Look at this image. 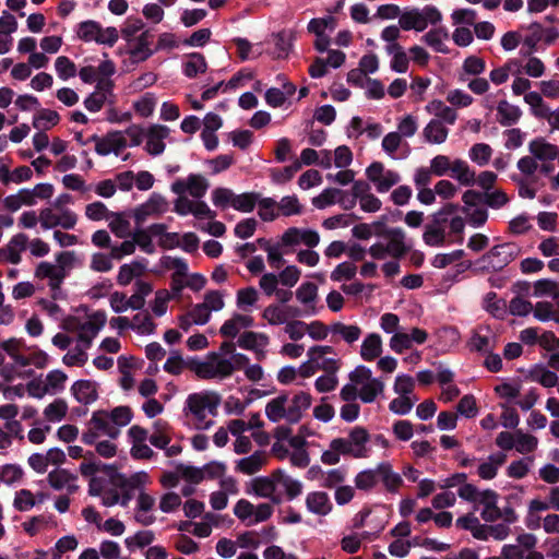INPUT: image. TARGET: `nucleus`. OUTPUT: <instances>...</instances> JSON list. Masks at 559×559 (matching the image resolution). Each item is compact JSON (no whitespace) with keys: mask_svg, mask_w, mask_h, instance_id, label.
Masks as SVG:
<instances>
[{"mask_svg":"<svg viewBox=\"0 0 559 559\" xmlns=\"http://www.w3.org/2000/svg\"><path fill=\"white\" fill-rule=\"evenodd\" d=\"M167 201L164 197L153 193L150 199L135 211L138 221L145 219L146 216L157 215L166 212Z\"/></svg>","mask_w":559,"mask_h":559,"instance_id":"nucleus-44","label":"nucleus"},{"mask_svg":"<svg viewBox=\"0 0 559 559\" xmlns=\"http://www.w3.org/2000/svg\"><path fill=\"white\" fill-rule=\"evenodd\" d=\"M356 197H359V206L362 212L376 213L381 210L382 202L371 192L369 182L364 180L355 181Z\"/></svg>","mask_w":559,"mask_h":559,"instance_id":"nucleus-35","label":"nucleus"},{"mask_svg":"<svg viewBox=\"0 0 559 559\" xmlns=\"http://www.w3.org/2000/svg\"><path fill=\"white\" fill-rule=\"evenodd\" d=\"M506 461L507 455L502 452L490 454L478 464L477 475L484 480H491L497 476L499 468Z\"/></svg>","mask_w":559,"mask_h":559,"instance_id":"nucleus-41","label":"nucleus"},{"mask_svg":"<svg viewBox=\"0 0 559 559\" xmlns=\"http://www.w3.org/2000/svg\"><path fill=\"white\" fill-rule=\"evenodd\" d=\"M266 463V454L263 451H255L249 456L236 462V469L245 475H252L259 472Z\"/></svg>","mask_w":559,"mask_h":559,"instance_id":"nucleus-48","label":"nucleus"},{"mask_svg":"<svg viewBox=\"0 0 559 559\" xmlns=\"http://www.w3.org/2000/svg\"><path fill=\"white\" fill-rule=\"evenodd\" d=\"M379 481H382L389 492H397L403 485L402 476L393 471L390 462L383 461L378 464Z\"/></svg>","mask_w":559,"mask_h":559,"instance_id":"nucleus-42","label":"nucleus"},{"mask_svg":"<svg viewBox=\"0 0 559 559\" xmlns=\"http://www.w3.org/2000/svg\"><path fill=\"white\" fill-rule=\"evenodd\" d=\"M382 338L378 333H369L360 345V357L365 361H373L382 354Z\"/></svg>","mask_w":559,"mask_h":559,"instance_id":"nucleus-46","label":"nucleus"},{"mask_svg":"<svg viewBox=\"0 0 559 559\" xmlns=\"http://www.w3.org/2000/svg\"><path fill=\"white\" fill-rule=\"evenodd\" d=\"M144 264L138 261L122 264L118 271L117 283L121 286H127L133 280H138L144 273Z\"/></svg>","mask_w":559,"mask_h":559,"instance_id":"nucleus-54","label":"nucleus"},{"mask_svg":"<svg viewBox=\"0 0 559 559\" xmlns=\"http://www.w3.org/2000/svg\"><path fill=\"white\" fill-rule=\"evenodd\" d=\"M526 32L523 37V56H530L538 50V45L550 46L559 38V31L554 26H544L542 23L533 22L521 26Z\"/></svg>","mask_w":559,"mask_h":559,"instance_id":"nucleus-9","label":"nucleus"},{"mask_svg":"<svg viewBox=\"0 0 559 559\" xmlns=\"http://www.w3.org/2000/svg\"><path fill=\"white\" fill-rule=\"evenodd\" d=\"M75 33L79 39L85 43H96L108 47L115 46L119 39V31L114 26L103 27L94 20H86L76 25Z\"/></svg>","mask_w":559,"mask_h":559,"instance_id":"nucleus-10","label":"nucleus"},{"mask_svg":"<svg viewBox=\"0 0 559 559\" xmlns=\"http://www.w3.org/2000/svg\"><path fill=\"white\" fill-rule=\"evenodd\" d=\"M254 319L250 313L234 312L219 329V333L228 338H235L241 330L252 328Z\"/></svg>","mask_w":559,"mask_h":559,"instance_id":"nucleus-33","label":"nucleus"},{"mask_svg":"<svg viewBox=\"0 0 559 559\" xmlns=\"http://www.w3.org/2000/svg\"><path fill=\"white\" fill-rule=\"evenodd\" d=\"M157 105V97L154 93L147 92L133 102V109L142 118H148L153 115Z\"/></svg>","mask_w":559,"mask_h":559,"instance_id":"nucleus-64","label":"nucleus"},{"mask_svg":"<svg viewBox=\"0 0 559 559\" xmlns=\"http://www.w3.org/2000/svg\"><path fill=\"white\" fill-rule=\"evenodd\" d=\"M370 435L364 427H354L345 437L331 440L329 448L321 454V462L325 465H336L341 456L366 459L370 455L367 447Z\"/></svg>","mask_w":559,"mask_h":559,"instance_id":"nucleus-3","label":"nucleus"},{"mask_svg":"<svg viewBox=\"0 0 559 559\" xmlns=\"http://www.w3.org/2000/svg\"><path fill=\"white\" fill-rule=\"evenodd\" d=\"M153 35L148 29L143 31L136 38L127 43V49L130 58L134 62L147 60L154 50L151 48Z\"/></svg>","mask_w":559,"mask_h":559,"instance_id":"nucleus-31","label":"nucleus"},{"mask_svg":"<svg viewBox=\"0 0 559 559\" xmlns=\"http://www.w3.org/2000/svg\"><path fill=\"white\" fill-rule=\"evenodd\" d=\"M71 393L76 402L90 405L98 399L97 384L91 380H78L71 386Z\"/></svg>","mask_w":559,"mask_h":559,"instance_id":"nucleus-40","label":"nucleus"},{"mask_svg":"<svg viewBox=\"0 0 559 559\" xmlns=\"http://www.w3.org/2000/svg\"><path fill=\"white\" fill-rule=\"evenodd\" d=\"M270 344V337L262 332H243L238 338V345L255 353L258 359L265 356V349Z\"/></svg>","mask_w":559,"mask_h":559,"instance_id":"nucleus-32","label":"nucleus"},{"mask_svg":"<svg viewBox=\"0 0 559 559\" xmlns=\"http://www.w3.org/2000/svg\"><path fill=\"white\" fill-rule=\"evenodd\" d=\"M425 110L429 114L435 116L433 119H439L442 122H447L450 126H453L457 119V112L453 107H450L445 105L440 99H432L430 100L426 107Z\"/></svg>","mask_w":559,"mask_h":559,"instance_id":"nucleus-45","label":"nucleus"},{"mask_svg":"<svg viewBox=\"0 0 559 559\" xmlns=\"http://www.w3.org/2000/svg\"><path fill=\"white\" fill-rule=\"evenodd\" d=\"M521 248L515 242H504L492 247L480 259L484 269L499 271L515 260Z\"/></svg>","mask_w":559,"mask_h":559,"instance_id":"nucleus-14","label":"nucleus"},{"mask_svg":"<svg viewBox=\"0 0 559 559\" xmlns=\"http://www.w3.org/2000/svg\"><path fill=\"white\" fill-rule=\"evenodd\" d=\"M259 300V293L254 287H245L236 293V306L243 313H250Z\"/></svg>","mask_w":559,"mask_h":559,"instance_id":"nucleus-53","label":"nucleus"},{"mask_svg":"<svg viewBox=\"0 0 559 559\" xmlns=\"http://www.w3.org/2000/svg\"><path fill=\"white\" fill-rule=\"evenodd\" d=\"M379 483L378 464L373 468L358 472L354 478L355 488L361 491H371Z\"/></svg>","mask_w":559,"mask_h":559,"instance_id":"nucleus-55","label":"nucleus"},{"mask_svg":"<svg viewBox=\"0 0 559 559\" xmlns=\"http://www.w3.org/2000/svg\"><path fill=\"white\" fill-rule=\"evenodd\" d=\"M170 129L164 124H151L146 128L145 151L153 156H158L165 151V140L169 136Z\"/></svg>","mask_w":559,"mask_h":559,"instance_id":"nucleus-27","label":"nucleus"},{"mask_svg":"<svg viewBox=\"0 0 559 559\" xmlns=\"http://www.w3.org/2000/svg\"><path fill=\"white\" fill-rule=\"evenodd\" d=\"M447 122L439 119H431L423 129V136L429 144H442L447 141L449 129Z\"/></svg>","mask_w":559,"mask_h":559,"instance_id":"nucleus-43","label":"nucleus"},{"mask_svg":"<svg viewBox=\"0 0 559 559\" xmlns=\"http://www.w3.org/2000/svg\"><path fill=\"white\" fill-rule=\"evenodd\" d=\"M114 87L112 80L99 79L95 90L84 99L83 104L90 112H98L106 104L114 103Z\"/></svg>","mask_w":559,"mask_h":559,"instance_id":"nucleus-22","label":"nucleus"},{"mask_svg":"<svg viewBox=\"0 0 559 559\" xmlns=\"http://www.w3.org/2000/svg\"><path fill=\"white\" fill-rule=\"evenodd\" d=\"M183 74L188 78H194L206 71L207 64L203 55L199 52L190 53L183 62Z\"/></svg>","mask_w":559,"mask_h":559,"instance_id":"nucleus-62","label":"nucleus"},{"mask_svg":"<svg viewBox=\"0 0 559 559\" xmlns=\"http://www.w3.org/2000/svg\"><path fill=\"white\" fill-rule=\"evenodd\" d=\"M524 102L530 106L531 114L537 119H546L550 107L544 102L538 92H528L524 95Z\"/></svg>","mask_w":559,"mask_h":559,"instance_id":"nucleus-59","label":"nucleus"},{"mask_svg":"<svg viewBox=\"0 0 559 559\" xmlns=\"http://www.w3.org/2000/svg\"><path fill=\"white\" fill-rule=\"evenodd\" d=\"M55 193V187L49 182H40L33 188H23L3 199V207L9 212H16L23 206L33 207L39 201H48Z\"/></svg>","mask_w":559,"mask_h":559,"instance_id":"nucleus-7","label":"nucleus"},{"mask_svg":"<svg viewBox=\"0 0 559 559\" xmlns=\"http://www.w3.org/2000/svg\"><path fill=\"white\" fill-rule=\"evenodd\" d=\"M308 358L314 362L318 370L324 372H337L341 368V359L334 347L329 345H316L308 349Z\"/></svg>","mask_w":559,"mask_h":559,"instance_id":"nucleus-23","label":"nucleus"},{"mask_svg":"<svg viewBox=\"0 0 559 559\" xmlns=\"http://www.w3.org/2000/svg\"><path fill=\"white\" fill-rule=\"evenodd\" d=\"M234 514L246 526H253L267 521L273 514V507L265 502L254 506L249 500L240 499L234 507Z\"/></svg>","mask_w":559,"mask_h":559,"instance_id":"nucleus-15","label":"nucleus"},{"mask_svg":"<svg viewBox=\"0 0 559 559\" xmlns=\"http://www.w3.org/2000/svg\"><path fill=\"white\" fill-rule=\"evenodd\" d=\"M311 404L312 396L308 392L300 391L293 396L280 394L267 402L265 415L272 423L286 420L289 424H297Z\"/></svg>","mask_w":559,"mask_h":559,"instance_id":"nucleus-5","label":"nucleus"},{"mask_svg":"<svg viewBox=\"0 0 559 559\" xmlns=\"http://www.w3.org/2000/svg\"><path fill=\"white\" fill-rule=\"evenodd\" d=\"M384 153L393 159L405 158L409 153V145L403 141L400 133L389 132L382 139L381 143Z\"/></svg>","mask_w":559,"mask_h":559,"instance_id":"nucleus-37","label":"nucleus"},{"mask_svg":"<svg viewBox=\"0 0 559 559\" xmlns=\"http://www.w3.org/2000/svg\"><path fill=\"white\" fill-rule=\"evenodd\" d=\"M302 316V311L294 306H284L282 304L273 302L267 305L261 317L267 324L277 326L287 323L288 319H295Z\"/></svg>","mask_w":559,"mask_h":559,"instance_id":"nucleus-26","label":"nucleus"},{"mask_svg":"<svg viewBox=\"0 0 559 559\" xmlns=\"http://www.w3.org/2000/svg\"><path fill=\"white\" fill-rule=\"evenodd\" d=\"M348 377L357 385L359 399L364 403L374 402L384 391V383L373 378L370 368L366 366H357Z\"/></svg>","mask_w":559,"mask_h":559,"instance_id":"nucleus-11","label":"nucleus"},{"mask_svg":"<svg viewBox=\"0 0 559 559\" xmlns=\"http://www.w3.org/2000/svg\"><path fill=\"white\" fill-rule=\"evenodd\" d=\"M69 411L68 403L63 399H55L43 411V415L47 423L62 421Z\"/></svg>","mask_w":559,"mask_h":559,"instance_id":"nucleus-57","label":"nucleus"},{"mask_svg":"<svg viewBox=\"0 0 559 559\" xmlns=\"http://www.w3.org/2000/svg\"><path fill=\"white\" fill-rule=\"evenodd\" d=\"M521 109L503 99L497 105V120L501 126L510 127L515 124L521 118Z\"/></svg>","mask_w":559,"mask_h":559,"instance_id":"nucleus-49","label":"nucleus"},{"mask_svg":"<svg viewBox=\"0 0 559 559\" xmlns=\"http://www.w3.org/2000/svg\"><path fill=\"white\" fill-rule=\"evenodd\" d=\"M152 445L165 448L171 440V428L166 420L157 419L153 424V431L148 438Z\"/></svg>","mask_w":559,"mask_h":559,"instance_id":"nucleus-52","label":"nucleus"},{"mask_svg":"<svg viewBox=\"0 0 559 559\" xmlns=\"http://www.w3.org/2000/svg\"><path fill=\"white\" fill-rule=\"evenodd\" d=\"M533 316L540 322L555 321L559 323V304L538 301L533 306Z\"/></svg>","mask_w":559,"mask_h":559,"instance_id":"nucleus-56","label":"nucleus"},{"mask_svg":"<svg viewBox=\"0 0 559 559\" xmlns=\"http://www.w3.org/2000/svg\"><path fill=\"white\" fill-rule=\"evenodd\" d=\"M28 236L19 233L11 237L9 242L0 248V263L19 264L22 261V252L25 251Z\"/></svg>","mask_w":559,"mask_h":559,"instance_id":"nucleus-28","label":"nucleus"},{"mask_svg":"<svg viewBox=\"0 0 559 559\" xmlns=\"http://www.w3.org/2000/svg\"><path fill=\"white\" fill-rule=\"evenodd\" d=\"M34 275L38 280L47 281L52 299L57 300L66 297L62 284L68 276L55 263L48 261L38 263Z\"/></svg>","mask_w":559,"mask_h":559,"instance_id":"nucleus-19","label":"nucleus"},{"mask_svg":"<svg viewBox=\"0 0 559 559\" xmlns=\"http://www.w3.org/2000/svg\"><path fill=\"white\" fill-rule=\"evenodd\" d=\"M456 211V206L448 204L433 215V222L425 227L423 235L424 242L430 247L442 246L445 240L444 224L448 223V216Z\"/></svg>","mask_w":559,"mask_h":559,"instance_id":"nucleus-18","label":"nucleus"},{"mask_svg":"<svg viewBox=\"0 0 559 559\" xmlns=\"http://www.w3.org/2000/svg\"><path fill=\"white\" fill-rule=\"evenodd\" d=\"M427 340L428 333L420 328H412L409 331L402 329L400 333L391 336L389 346L394 353L402 354L411 349L414 344L421 345Z\"/></svg>","mask_w":559,"mask_h":559,"instance_id":"nucleus-25","label":"nucleus"},{"mask_svg":"<svg viewBox=\"0 0 559 559\" xmlns=\"http://www.w3.org/2000/svg\"><path fill=\"white\" fill-rule=\"evenodd\" d=\"M243 366L219 354L210 353L203 360L195 361L192 369L199 378L223 380Z\"/></svg>","mask_w":559,"mask_h":559,"instance_id":"nucleus-8","label":"nucleus"},{"mask_svg":"<svg viewBox=\"0 0 559 559\" xmlns=\"http://www.w3.org/2000/svg\"><path fill=\"white\" fill-rule=\"evenodd\" d=\"M88 426L102 436L109 437L110 439H116L120 435V429L114 425L108 412L106 411L94 412L88 421Z\"/></svg>","mask_w":559,"mask_h":559,"instance_id":"nucleus-39","label":"nucleus"},{"mask_svg":"<svg viewBox=\"0 0 559 559\" xmlns=\"http://www.w3.org/2000/svg\"><path fill=\"white\" fill-rule=\"evenodd\" d=\"M336 28V19L332 15L311 19L307 25V31L314 36L328 35L326 32H333Z\"/></svg>","mask_w":559,"mask_h":559,"instance_id":"nucleus-60","label":"nucleus"},{"mask_svg":"<svg viewBox=\"0 0 559 559\" xmlns=\"http://www.w3.org/2000/svg\"><path fill=\"white\" fill-rule=\"evenodd\" d=\"M389 227H385L384 222L377 221L372 224L367 223H360L355 225L352 228L353 237L359 239V240H369L372 236L382 237V241L385 240V229Z\"/></svg>","mask_w":559,"mask_h":559,"instance_id":"nucleus-47","label":"nucleus"},{"mask_svg":"<svg viewBox=\"0 0 559 559\" xmlns=\"http://www.w3.org/2000/svg\"><path fill=\"white\" fill-rule=\"evenodd\" d=\"M247 493L254 495L259 498L269 499L274 504L283 502V496L276 489L275 471L269 476H259L252 478L247 487Z\"/></svg>","mask_w":559,"mask_h":559,"instance_id":"nucleus-20","label":"nucleus"},{"mask_svg":"<svg viewBox=\"0 0 559 559\" xmlns=\"http://www.w3.org/2000/svg\"><path fill=\"white\" fill-rule=\"evenodd\" d=\"M305 503L307 511L317 516H326L333 510L332 501L325 491L308 492Z\"/></svg>","mask_w":559,"mask_h":559,"instance_id":"nucleus-34","label":"nucleus"},{"mask_svg":"<svg viewBox=\"0 0 559 559\" xmlns=\"http://www.w3.org/2000/svg\"><path fill=\"white\" fill-rule=\"evenodd\" d=\"M49 486L58 491L73 495L79 490L78 476L66 468H56L47 476Z\"/></svg>","mask_w":559,"mask_h":559,"instance_id":"nucleus-30","label":"nucleus"},{"mask_svg":"<svg viewBox=\"0 0 559 559\" xmlns=\"http://www.w3.org/2000/svg\"><path fill=\"white\" fill-rule=\"evenodd\" d=\"M210 187L207 179L200 174H190L187 178H179L171 183V191L177 195L189 194L202 199Z\"/></svg>","mask_w":559,"mask_h":559,"instance_id":"nucleus-21","label":"nucleus"},{"mask_svg":"<svg viewBox=\"0 0 559 559\" xmlns=\"http://www.w3.org/2000/svg\"><path fill=\"white\" fill-rule=\"evenodd\" d=\"M366 177L378 193H386L401 181L399 171L385 168L381 162H373L366 168Z\"/></svg>","mask_w":559,"mask_h":559,"instance_id":"nucleus-17","label":"nucleus"},{"mask_svg":"<svg viewBox=\"0 0 559 559\" xmlns=\"http://www.w3.org/2000/svg\"><path fill=\"white\" fill-rule=\"evenodd\" d=\"M530 377L534 382L539 383L544 388H554L559 383L556 372L549 370L543 365H535L530 370Z\"/></svg>","mask_w":559,"mask_h":559,"instance_id":"nucleus-58","label":"nucleus"},{"mask_svg":"<svg viewBox=\"0 0 559 559\" xmlns=\"http://www.w3.org/2000/svg\"><path fill=\"white\" fill-rule=\"evenodd\" d=\"M128 147V140L122 131L107 133L104 138L97 140L95 152L100 156L109 154L120 155Z\"/></svg>","mask_w":559,"mask_h":559,"instance_id":"nucleus-29","label":"nucleus"},{"mask_svg":"<svg viewBox=\"0 0 559 559\" xmlns=\"http://www.w3.org/2000/svg\"><path fill=\"white\" fill-rule=\"evenodd\" d=\"M385 240L377 241L368 248V254L377 261H384L381 271L385 278L391 280L401 273L400 260L412 248L405 231L400 227L385 229Z\"/></svg>","mask_w":559,"mask_h":559,"instance_id":"nucleus-1","label":"nucleus"},{"mask_svg":"<svg viewBox=\"0 0 559 559\" xmlns=\"http://www.w3.org/2000/svg\"><path fill=\"white\" fill-rule=\"evenodd\" d=\"M219 404L221 396L214 391L191 393L185 401L183 414L195 429L207 430L214 425Z\"/></svg>","mask_w":559,"mask_h":559,"instance_id":"nucleus-4","label":"nucleus"},{"mask_svg":"<svg viewBox=\"0 0 559 559\" xmlns=\"http://www.w3.org/2000/svg\"><path fill=\"white\" fill-rule=\"evenodd\" d=\"M44 380L49 395H57L66 389L68 376L60 369H53L45 376Z\"/></svg>","mask_w":559,"mask_h":559,"instance_id":"nucleus-63","label":"nucleus"},{"mask_svg":"<svg viewBox=\"0 0 559 559\" xmlns=\"http://www.w3.org/2000/svg\"><path fill=\"white\" fill-rule=\"evenodd\" d=\"M440 11L433 5H426L423 9L405 11L399 19L400 27L404 31H424L429 24H437L441 21Z\"/></svg>","mask_w":559,"mask_h":559,"instance_id":"nucleus-12","label":"nucleus"},{"mask_svg":"<svg viewBox=\"0 0 559 559\" xmlns=\"http://www.w3.org/2000/svg\"><path fill=\"white\" fill-rule=\"evenodd\" d=\"M319 242L320 235L317 230L299 227L287 228L280 239V246L283 248H292L300 245L314 248Z\"/></svg>","mask_w":559,"mask_h":559,"instance_id":"nucleus-24","label":"nucleus"},{"mask_svg":"<svg viewBox=\"0 0 559 559\" xmlns=\"http://www.w3.org/2000/svg\"><path fill=\"white\" fill-rule=\"evenodd\" d=\"M275 477H276V489L280 490V492L283 496V499L286 498L287 500H294L302 492V484L298 479L293 478L292 476L287 475L282 469L275 471Z\"/></svg>","mask_w":559,"mask_h":559,"instance_id":"nucleus-38","label":"nucleus"},{"mask_svg":"<svg viewBox=\"0 0 559 559\" xmlns=\"http://www.w3.org/2000/svg\"><path fill=\"white\" fill-rule=\"evenodd\" d=\"M450 171L451 177L457 180L462 186L469 187L475 185V171L465 160L461 158L453 159Z\"/></svg>","mask_w":559,"mask_h":559,"instance_id":"nucleus-51","label":"nucleus"},{"mask_svg":"<svg viewBox=\"0 0 559 559\" xmlns=\"http://www.w3.org/2000/svg\"><path fill=\"white\" fill-rule=\"evenodd\" d=\"M178 478H182L189 484L197 485L204 479V471L199 467L179 465L175 475L169 476V486H176Z\"/></svg>","mask_w":559,"mask_h":559,"instance_id":"nucleus-50","label":"nucleus"},{"mask_svg":"<svg viewBox=\"0 0 559 559\" xmlns=\"http://www.w3.org/2000/svg\"><path fill=\"white\" fill-rule=\"evenodd\" d=\"M107 316L105 311L97 310L88 314L85 320L74 321L71 331L76 334V341L83 343V346L91 347L93 340L105 326Z\"/></svg>","mask_w":559,"mask_h":559,"instance_id":"nucleus-13","label":"nucleus"},{"mask_svg":"<svg viewBox=\"0 0 559 559\" xmlns=\"http://www.w3.org/2000/svg\"><path fill=\"white\" fill-rule=\"evenodd\" d=\"M78 224V215L70 209H57L53 205L41 209V229H73Z\"/></svg>","mask_w":559,"mask_h":559,"instance_id":"nucleus-16","label":"nucleus"},{"mask_svg":"<svg viewBox=\"0 0 559 559\" xmlns=\"http://www.w3.org/2000/svg\"><path fill=\"white\" fill-rule=\"evenodd\" d=\"M276 203L280 216H297L304 212V205L296 194L285 195Z\"/></svg>","mask_w":559,"mask_h":559,"instance_id":"nucleus-61","label":"nucleus"},{"mask_svg":"<svg viewBox=\"0 0 559 559\" xmlns=\"http://www.w3.org/2000/svg\"><path fill=\"white\" fill-rule=\"evenodd\" d=\"M150 483V476L145 472H138L130 476L118 475L112 479L110 487H98V481L92 479L90 483L88 492L92 496H97L105 507H114L119 504L128 507L130 501L135 495V489L146 486Z\"/></svg>","mask_w":559,"mask_h":559,"instance_id":"nucleus-2","label":"nucleus"},{"mask_svg":"<svg viewBox=\"0 0 559 559\" xmlns=\"http://www.w3.org/2000/svg\"><path fill=\"white\" fill-rule=\"evenodd\" d=\"M296 299L304 307L307 316L317 313L318 286L311 282L302 283L295 292Z\"/></svg>","mask_w":559,"mask_h":559,"instance_id":"nucleus-36","label":"nucleus"},{"mask_svg":"<svg viewBox=\"0 0 559 559\" xmlns=\"http://www.w3.org/2000/svg\"><path fill=\"white\" fill-rule=\"evenodd\" d=\"M457 495L461 499L474 504L475 510L480 509V516L486 522H495L502 518V511L498 507L499 495L491 489L479 490L473 484H464Z\"/></svg>","mask_w":559,"mask_h":559,"instance_id":"nucleus-6","label":"nucleus"}]
</instances>
